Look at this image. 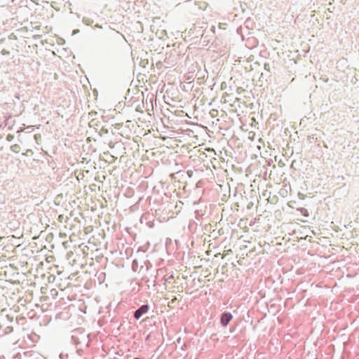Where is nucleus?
<instances>
[{
    "label": "nucleus",
    "mask_w": 359,
    "mask_h": 359,
    "mask_svg": "<svg viewBox=\"0 0 359 359\" xmlns=\"http://www.w3.org/2000/svg\"><path fill=\"white\" fill-rule=\"evenodd\" d=\"M175 154L170 147L164 145L158 147V171L163 175H168L171 179L174 178L177 163L175 159Z\"/></svg>",
    "instance_id": "1"
},
{
    "label": "nucleus",
    "mask_w": 359,
    "mask_h": 359,
    "mask_svg": "<svg viewBox=\"0 0 359 359\" xmlns=\"http://www.w3.org/2000/svg\"><path fill=\"white\" fill-rule=\"evenodd\" d=\"M168 39L167 32L165 29H158V48L162 46L161 49H164L165 41ZM175 63V55H172L171 53L165 52L164 54L162 51L158 50V69L163 66L165 68L168 67L169 65H174Z\"/></svg>",
    "instance_id": "2"
},
{
    "label": "nucleus",
    "mask_w": 359,
    "mask_h": 359,
    "mask_svg": "<svg viewBox=\"0 0 359 359\" xmlns=\"http://www.w3.org/2000/svg\"><path fill=\"white\" fill-rule=\"evenodd\" d=\"M176 208L174 199H172L171 195L164 193V196L158 201V211L161 214L158 215V222L168 221L170 218L173 217V209Z\"/></svg>",
    "instance_id": "3"
},
{
    "label": "nucleus",
    "mask_w": 359,
    "mask_h": 359,
    "mask_svg": "<svg viewBox=\"0 0 359 359\" xmlns=\"http://www.w3.org/2000/svg\"><path fill=\"white\" fill-rule=\"evenodd\" d=\"M162 277L161 280L158 281V287H163V289H167L168 285L172 284V280L174 277L171 275L165 274V269L163 268L158 269V278Z\"/></svg>",
    "instance_id": "4"
},
{
    "label": "nucleus",
    "mask_w": 359,
    "mask_h": 359,
    "mask_svg": "<svg viewBox=\"0 0 359 359\" xmlns=\"http://www.w3.org/2000/svg\"><path fill=\"white\" fill-rule=\"evenodd\" d=\"M233 319V315L229 311L223 312L220 316V323L222 326L226 327Z\"/></svg>",
    "instance_id": "5"
},
{
    "label": "nucleus",
    "mask_w": 359,
    "mask_h": 359,
    "mask_svg": "<svg viewBox=\"0 0 359 359\" xmlns=\"http://www.w3.org/2000/svg\"><path fill=\"white\" fill-rule=\"evenodd\" d=\"M161 132V134L158 135V139L161 138L163 140H165L167 138H170L171 136L174 135V131L172 130H165L162 128H160L158 127V133Z\"/></svg>",
    "instance_id": "6"
},
{
    "label": "nucleus",
    "mask_w": 359,
    "mask_h": 359,
    "mask_svg": "<svg viewBox=\"0 0 359 359\" xmlns=\"http://www.w3.org/2000/svg\"><path fill=\"white\" fill-rule=\"evenodd\" d=\"M149 306L148 305H142L137 310L135 311L134 317L136 319H140L142 316L145 313L148 311Z\"/></svg>",
    "instance_id": "7"
},
{
    "label": "nucleus",
    "mask_w": 359,
    "mask_h": 359,
    "mask_svg": "<svg viewBox=\"0 0 359 359\" xmlns=\"http://www.w3.org/2000/svg\"><path fill=\"white\" fill-rule=\"evenodd\" d=\"M158 118L161 120V123L162 124V128L165 130L170 129V127L168 125V123H169V119L168 118H166L165 116H164V117H163V118L158 116Z\"/></svg>",
    "instance_id": "8"
},
{
    "label": "nucleus",
    "mask_w": 359,
    "mask_h": 359,
    "mask_svg": "<svg viewBox=\"0 0 359 359\" xmlns=\"http://www.w3.org/2000/svg\"><path fill=\"white\" fill-rule=\"evenodd\" d=\"M297 210L305 217H308L309 216V211L304 208H297Z\"/></svg>",
    "instance_id": "9"
},
{
    "label": "nucleus",
    "mask_w": 359,
    "mask_h": 359,
    "mask_svg": "<svg viewBox=\"0 0 359 359\" xmlns=\"http://www.w3.org/2000/svg\"><path fill=\"white\" fill-rule=\"evenodd\" d=\"M149 100L151 102L152 109H154V105L157 106V95H152Z\"/></svg>",
    "instance_id": "10"
},
{
    "label": "nucleus",
    "mask_w": 359,
    "mask_h": 359,
    "mask_svg": "<svg viewBox=\"0 0 359 359\" xmlns=\"http://www.w3.org/2000/svg\"><path fill=\"white\" fill-rule=\"evenodd\" d=\"M171 244H172V240L169 238H166L165 241V248L167 250L168 249L169 245Z\"/></svg>",
    "instance_id": "11"
},
{
    "label": "nucleus",
    "mask_w": 359,
    "mask_h": 359,
    "mask_svg": "<svg viewBox=\"0 0 359 359\" xmlns=\"http://www.w3.org/2000/svg\"><path fill=\"white\" fill-rule=\"evenodd\" d=\"M18 145H17V144H14V145L11 146L12 151L15 152V153L18 152Z\"/></svg>",
    "instance_id": "12"
},
{
    "label": "nucleus",
    "mask_w": 359,
    "mask_h": 359,
    "mask_svg": "<svg viewBox=\"0 0 359 359\" xmlns=\"http://www.w3.org/2000/svg\"><path fill=\"white\" fill-rule=\"evenodd\" d=\"M166 299L165 298H161L158 297V303H161V304H165Z\"/></svg>",
    "instance_id": "13"
},
{
    "label": "nucleus",
    "mask_w": 359,
    "mask_h": 359,
    "mask_svg": "<svg viewBox=\"0 0 359 359\" xmlns=\"http://www.w3.org/2000/svg\"><path fill=\"white\" fill-rule=\"evenodd\" d=\"M83 22L84 23H86V25H90V22H92V21H90L89 19H87V18H84L83 19Z\"/></svg>",
    "instance_id": "14"
},
{
    "label": "nucleus",
    "mask_w": 359,
    "mask_h": 359,
    "mask_svg": "<svg viewBox=\"0 0 359 359\" xmlns=\"http://www.w3.org/2000/svg\"><path fill=\"white\" fill-rule=\"evenodd\" d=\"M1 54L4 55H9L10 54V52L5 50V49H3L1 50Z\"/></svg>",
    "instance_id": "15"
},
{
    "label": "nucleus",
    "mask_w": 359,
    "mask_h": 359,
    "mask_svg": "<svg viewBox=\"0 0 359 359\" xmlns=\"http://www.w3.org/2000/svg\"><path fill=\"white\" fill-rule=\"evenodd\" d=\"M10 119H11V116L6 118V120L5 121V126H8L10 123Z\"/></svg>",
    "instance_id": "16"
},
{
    "label": "nucleus",
    "mask_w": 359,
    "mask_h": 359,
    "mask_svg": "<svg viewBox=\"0 0 359 359\" xmlns=\"http://www.w3.org/2000/svg\"><path fill=\"white\" fill-rule=\"evenodd\" d=\"M6 139L8 140V141H11L13 139V135H8L6 137Z\"/></svg>",
    "instance_id": "17"
},
{
    "label": "nucleus",
    "mask_w": 359,
    "mask_h": 359,
    "mask_svg": "<svg viewBox=\"0 0 359 359\" xmlns=\"http://www.w3.org/2000/svg\"><path fill=\"white\" fill-rule=\"evenodd\" d=\"M165 88V84L163 83V86L161 88V92L163 93L164 91V88Z\"/></svg>",
    "instance_id": "18"
},
{
    "label": "nucleus",
    "mask_w": 359,
    "mask_h": 359,
    "mask_svg": "<svg viewBox=\"0 0 359 359\" xmlns=\"http://www.w3.org/2000/svg\"><path fill=\"white\" fill-rule=\"evenodd\" d=\"M298 195H299V198L303 199V198H304V195L303 194L299 193V194H298Z\"/></svg>",
    "instance_id": "19"
},
{
    "label": "nucleus",
    "mask_w": 359,
    "mask_h": 359,
    "mask_svg": "<svg viewBox=\"0 0 359 359\" xmlns=\"http://www.w3.org/2000/svg\"><path fill=\"white\" fill-rule=\"evenodd\" d=\"M79 32V29H75L73 31V34H77Z\"/></svg>",
    "instance_id": "20"
},
{
    "label": "nucleus",
    "mask_w": 359,
    "mask_h": 359,
    "mask_svg": "<svg viewBox=\"0 0 359 359\" xmlns=\"http://www.w3.org/2000/svg\"><path fill=\"white\" fill-rule=\"evenodd\" d=\"M237 195H238V193H237V191H234V194H233V197H236V196H237Z\"/></svg>",
    "instance_id": "21"
},
{
    "label": "nucleus",
    "mask_w": 359,
    "mask_h": 359,
    "mask_svg": "<svg viewBox=\"0 0 359 359\" xmlns=\"http://www.w3.org/2000/svg\"><path fill=\"white\" fill-rule=\"evenodd\" d=\"M268 67H269V65H268V64H265V65H264V69H268Z\"/></svg>",
    "instance_id": "22"
},
{
    "label": "nucleus",
    "mask_w": 359,
    "mask_h": 359,
    "mask_svg": "<svg viewBox=\"0 0 359 359\" xmlns=\"http://www.w3.org/2000/svg\"><path fill=\"white\" fill-rule=\"evenodd\" d=\"M166 48H170V43H166Z\"/></svg>",
    "instance_id": "23"
},
{
    "label": "nucleus",
    "mask_w": 359,
    "mask_h": 359,
    "mask_svg": "<svg viewBox=\"0 0 359 359\" xmlns=\"http://www.w3.org/2000/svg\"><path fill=\"white\" fill-rule=\"evenodd\" d=\"M163 100H164L165 103H167V102H166V100H165V95H163Z\"/></svg>",
    "instance_id": "24"
},
{
    "label": "nucleus",
    "mask_w": 359,
    "mask_h": 359,
    "mask_svg": "<svg viewBox=\"0 0 359 359\" xmlns=\"http://www.w3.org/2000/svg\"><path fill=\"white\" fill-rule=\"evenodd\" d=\"M151 153L154 155V152L151 150Z\"/></svg>",
    "instance_id": "25"
}]
</instances>
